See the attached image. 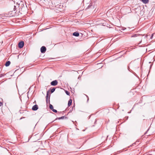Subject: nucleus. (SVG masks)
I'll return each mask as SVG.
<instances>
[{
  "label": "nucleus",
  "mask_w": 155,
  "mask_h": 155,
  "mask_svg": "<svg viewBox=\"0 0 155 155\" xmlns=\"http://www.w3.org/2000/svg\"><path fill=\"white\" fill-rule=\"evenodd\" d=\"M131 38H136V39L140 43L141 42L142 40L141 35L139 34H134L132 35Z\"/></svg>",
  "instance_id": "nucleus-1"
},
{
  "label": "nucleus",
  "mask_w": 155,
  "mask_h": 155,
  "mask_svg": "<svg viewBox=\"0 0 155 155\" xmlns=\"http://www.w3.org/2000/svg\"><path fill=\"white\" fill-rule=\"evenodd\" d=\"M50 94L49 91H47L46 96V102L47 104L50 103Z\"/></svg>",
  "instance_id": "nucleus-2"
},
{
  "label": "nucleus",
  "mask_w": 155,
  "mask_h": 155,
  "mask_svg": "<svg viewBox=\"0 0 155 155\" xmlns=\"http://www.w3.org/2000/svg\"><path fill=\"white\" fill-rule=\"evenodd\" d=\"M58 84V81L57 80H55L51 82V84L52 86H56Z\"/></svg>",
  "instance_id": "nucleus-3"
},
{
  "label": "nucleus",
  "mask_w": 155,
  "mask_h": 155,
  "mask_svg": "<svg viewBox=\"0 0 155 155\" xmlns=\"http://www.w3.org/2000/svg\"><path fill=\"white\" fill-rule=\"evenodd\" d=\"M24 42L23 41H21L18 43V45L19 48H23L24 45Z\"/></svg>",
  "instance_id": "nucleus-4"
},
{
  "label": "nucleus",
  "mask_w": 155,
  "mask_h": 155,
  "mask_svg": "<svg viewBox=\"0 0 155 155\" xmlns=\"http://www.w3.org/2000/svg\"><path fill=\"white\" fill-rule=\"evenodd\" d=\"M41 53H45L46 50V48L44 46H42L41 48Z\"/></svg>",
  "instance_id": "nucleus-5"
},
{
  "label": "nucleus",
  "mask_w": 155,
  "mask_h": 155,
  "mask_svg": "<svg viewBox=\"0 0 155 155\" xmlns=\"http://www.w3.org/2000/svg\"><path fill=\"white\" fill-rule=\"evenodd\" d=\"M16 6L15 5H14L12 7V8L11 9V11L12 12H13L15 13H16V12H15V11L16 10Z\"/></svg>",
  "instance_id": "nucleus-6"
},
{
  "label": "nucleus",
  "mask_w": 155,
  "mask_h": 155,
  "mask_svg": "<svg viewBox=\"0 0 155 155\" xmlns=\"http://www.w3.org/2000/svg\"><path fill=\"white\" fill-rule=\"evenodd\" d=\"M38 109V105L36 104L32 107V109L34 111Z\"/></svg>",
  "instance_id": "nucleus-7"
},
{
  "label": "nucleus",
  "mask_w": 155,
  "mask_h": 155,
  "mask_svg": "<svg viewBox=\"0 0 155 155\" xmlns=\"http://www.w3.org/2000/svg\"><path fill=\"white\" fill-rule=\"evenodd\" d=\"M79 33L77 32H75L73 33V35L76 37L78 36H79Z\"/></svg>",
  "instance_id": "nucleus-8"
},
{
  "label": "nucleus",
  "mask_w": 155,
  "mask_h": 155,
  "mask_svg": "<svg viewBox=\"0 0 155 155\" xmlns=\"http://www.w3.org/2000/svg\"><path fill=\"white\" fill-rule=\"evenodd\" d=\"M67 118L64 116H62V117H58V118H57L56 119V120H57V119H59V120H60V119H63L64 118Z\"/></svg>",
  "instance_id": "nucleus-9"
},
{
  "label": "nucleus",
  "mask_w": 155,
  "mask_h": 155,
  "mask_svg": "<svg viewBox=\"0 0 155 155\" xmlns=\"http://www.w3.org/2000/svg\"><path fill=\"white\" fill-rule=\"evenodd\" d=\"M10 63H11L10 61H8L6 62V63L5 64V65L6 66L8 67L10 65Z\"/></svg>",
  "instance_id": "nucleus-10"
},
{
  "label": "nucleus",
  "mask_w": 155,
  "mask_h": 155,
  "mask_svg": "<svg viewBox=\"0 0 155 155\" xmlns=\"http://www.w3.org/2000/svg\"><path fill=\"white\" fill-rule=\"evenodd\" d=\"M72 102V100L71 99H70L68 101V106H70Z\"/></svg>",
  "instance_id": "nucleus-11"
},
{
  "label": "nucleus",
  "mask_w": 155,
  "mask_h": 155,
  "mask_svg": "<svg viewBox=\"0 0 155 155\" xmlns=\"http://www.w3.org/2000/svg\"><path fill=\"white\" fill-rule=\"evenodd\" d=\"M142 2L145 4H147L148 3L149 0H142Z\"/></svg>",
  "instance_id": "nucleus-12"
},
{
  "label": "nucleus",
  "mask_w": 155,
  "mask_h": 155,
  "mask_svg": "<svg viewBox=\"0 0 155 155\" xmlns=\"http://www.w3.org/2000/svg\"><path fill=\"white\" fill-rule=\"evenodd\" d=\"M49 108L51 110H52L53 109H54L53 106L51 104H50L49 105Z\"/></svg>",
  "instance_id": "nucleus-13"
},
{
  "label": "nucleus",
  "mask_w": 155,
  "mask_h": 155,
  "mask_svg": "<svg viewBox=\"0 0 155 155\" xmlns=\"http://www.w3.org/2000/svg\"><path fill=\"white\" fill-rule=\"evenodd\" d=\"M55 90V88H52V89H51V93H53V92H54V91Z\"/></svg>",
  "instance_id": "nucleus-14"
},
{
  "label": "nucleus",
  "mask_w": 155,
  "mask_h": 155,
  "mask_svg": "<svg viewBox=\"0 0 155 155\" xmlns=\"http://www.w3.org/2000/svg\"><path fill=\"white\" fill-rule=\"evenodd\" d=\"M65 92L66 94L67 95H70V92L69 91H65Z\"/></svg>",
  "instance_id": "nucleus-15"
},
{
  "label": "nucleus",
  "mask_w": 155,
  "mask_h": 155,
  "mask_svg": "<svg viewBox=\"0 0 155 155\" xmlns=\"http://www.w3.org/2000/svg\"><path fill=\"white\" fill-rule=\"evenodd\" d=\"M52 110L53 111V112H54L55 113L57 112V111L56 110L53 109Z\"/></svg>",
  "instance_id": "nucleus-16"
},
{
  "label": "nucleus",
  "mask_w": 155,
  "mask_h": 155,
  "mask_svg": "<svg viewBox=\"0 0 155 155\" xmlns=\"http://www.w3.org/2000/svg\"><path fill=\"white\" fill-rule=\"evenodd\" d=\"M5 75V74H0V78L1 77H2L4 76Z\"/></svg>",
  "instance_id": "nucleus-17"
},
{
  "label": "nucleus",
  "mask_w": 155,
  "mask_h": 155,
  "mask_svg": "<svg viewBox=\"0 0 155 155\" xmlns=\"http://www.w3.org/2000/svg\"><path fill=\"white\" fill-rule=\"evenodd\" d=\"M2 105V102H0V107Z\"/></svg>",
  "instance_id": "nucleus-18"
},
{
  "label": "nucleus",
  "mask_w": 155,
  "mask_h": 155,
  "mask_svg": "<svg viewBox=\"0 0 155 155\" xmlns=\"http://www.w3.org/2000/svg\"><path fill=\"white\" fill-rule=\"evenodd\" d=\"M153 34H152V36H151V39H152V37H153Z\"/></svg>",
  "instance_id": "nucleus-19"
},
{
  "label": "nucleus",
  "mask_w": 155,
  "mask_h": 155,
  "mask_svg": "<svg viewBox=\"0 0 155 155\" xmlns=\"http://www.w3.org/2000/svg\"><path fill=\"white\" fill-rule=\"evenodd\" d=\"M152 155V154H148V155Z\"/></svg>",
  "instance_id": "nucleus-20"
},
{
  "label": "nucleus",
  "mask_w": 155,
  "mask_h": 155,
  "mask_svg": "<svg viewBox=\"0 0 155 155\" xmlns=\"http://www.w3.org/2000/svg\"><path fill=\"white\" fill-rule=\"evenodd\" d=\"M36 151H34V152H35Z\"/></svg>",
  "instance_id": "nucleus-21"
}]
</instances>
